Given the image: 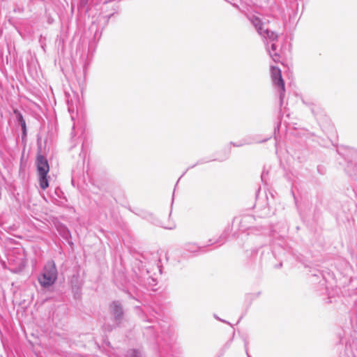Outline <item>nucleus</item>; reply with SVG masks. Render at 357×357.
Here are the masks:
<instances>
[{"mask_svg":"<svg viewBox=\"0 0 357 357\" xmlns=\"http://www.w3.org/2000/svg\"><path fill=\"white\" fill-rule=\"evenodd\" d=\"M58 272L54 261H48L38 277L39 284L43 288L53 285L57 280Z\"/></svg>","mask_w":357,"mask_h":357,"instance_id":"f257e3e1","label":"nucleus"},{"mask_svg":"<svg viewBox=\"0 0 357 357\" xmlns=\"http://www.w3.org/2000/svg\"><path fill=\"white\" fill-rule=\"evenodd\" d=\"M36 166L39 185L43 190H45L49 186V181L47 176L50 171V167L47 160L41 155H38L36 158Z\"/></svg>","mask_w":357,"mask_h":357,"instance_id":"f03ea898","label":"nucleus"},{"mask_svg":"<svg viewBox=\"0 0 357 357\" xmlns=\"http://www.w3.org/2000/svg\"><path fill=\"white\" fill-rule=\"evenodd\" d=\"M271 73L272 81L275 87H278L280 92V104H282L283 98L284 96V83L282 78L281 70L279 68L271 66Z\"/></svg>","mask_w":357,"mask_h":357,"instance_id":"7ed1b4c3","label":"nucleus"},{"mask_svg":"<svg viewBox=\"0 0 357 357\" xmlns=\"http://www.w3.org/2000/svg\"><path fill=\"white\" fill-rule=\"evenodd\" d=\"M66 97L68 112L70 114L72 121H75L78 115V107L79 105V96L73 91L72 94L66 93Z\"/></svg>","mask_w":357,"mask_h":357,"instance_id":"20e7f679","label":"nucleus"},{"mask_svg":"<svg viewBox=\"0 0 357 357\" xmlns=\"http://www.w3.org/2000/svg\"><path fill=\"white\" fill-rule=\"evenodd\" d=\"M266 50L270 56L275 62L278 63L280 61L281 56L280 54V50H278V45L275 44V42L267 43Z\"/></svg>","mask_w":357,"mask_h":357,"instance_id":"39448f33","label":"nucleus"},{"mask_svg":"<svg viewBox=\"0 0 357 357\" xmlns=\"http://www.w3.org/2000/svg\"><path fill=\"white\" fill-rule=\"evenodd\" d=\"M259 34L268 40V43L276 42L278 40V34L268 30L267 28H259Z\"/></svg>","mask_w":357,"mask_h":357,"instance_id":"423d86ee","label":"nucleus"},{"mask_svg":"<svg viewBox=\"0 0 357 357\" xmlns=\"http://www.w3.org/2000/svg\"><path fill=\"white\" fill-rule=\"evenodd\" d=\"M13 113L15 114V115L16 116V119L18 121L19 124L21 126L22 130V136L26 137V122L23 118L22 114L17 109H15L13 110Z\"/></svg>","mask_w":357,"mask_h":357,"instance_id":"0eeeda50","label":"nucleus"},{"mask_svg":"<svg viewBox=\"0 0 357 357\" xmlns=\"http://www.w3.org/2000/svg\"><path fill=\"white\" fill-rule=\"evenodd\" d=\"M110 310L116 320L119 319L123 314L122 307L118 302H113L110 306Z\"/></svg>","mask_w":357,"mask_h":357,"instance_id":"6e6552de","label":"nucleus"},{"mask_svg":"<svg viewBox=\"0 0 357 357\" xmlns=\"http://www.w3.org/2000/svg\"><path fill=\"white\" fill-rule=\"evenodd\" d=\"M250 21H251L252 24H253V26L257 29L258 33L259 31V28H264V24L261 22V20L256 16H252L250 18Z\"/></svg>","mask_w":357,"mask_h":357,"instance_id":"1a4fd4ad","label":"nucleus"},{"mask_svg":"<svg viewBox=\"0 0 357 357\" xmlns=\"http://www.w3.org/2000/svg\"><path fill=\"white\" fill-rule=\"evenodd\" d=\"M185 249L190 252H196L199 250V247L195 243H188L185 245Z\"/></svg>","mask_w":357,"mask_h":357,"instance_id":"9d476101","label":"nucleus"},{"mask_svg":"<svg viewBox=\"0 0 357 357\" xmlns=\"http://www.w3.org/2000/svg\"><path fill=\"white\" fill-rule=\"evenodd\" d=\"M126 357H141V354L137 350H130L128 351Z\"/></svg>","mask_w":357,"mask_h":357,"instance_id":"9b49d317","label":"nucleus"},{"mask_svg":"<svg viewBox=\"0 0 357 357\" xmlns=\"http://www.w3.org/2000/svg\"><path fill=\"white\" fill-rule=\"evenodd\" d=\"M243 144H234V146H241V145H243Z\"/></svg>","mask_w":357,"mask_h":357,"instance_id":"f8f14e48","label":"nucleus"},{"mask_svg":"<svg viewBox=\"0 0 357 357\" xmlns=\"http://www.w3.org/2000/svg\"><path fill=\"white\" fill-rule=\"evenodd\" d=\"M247 354H248L247 353ZM248 357H250V356H249V355H248Z\"/></svg>","mask_w":357,"mask_h":357,"instance_id":"ddd939ff","label":"nucleus"}]
</instances>
